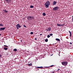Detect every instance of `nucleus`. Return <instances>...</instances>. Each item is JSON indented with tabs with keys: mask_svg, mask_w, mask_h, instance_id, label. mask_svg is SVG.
<instances>
[{
	"mask_svg": "<svg viewBox=\"0 0 73 73\" xmlns=\"http://www.w3.org/2000/svg\"><path fill=\"white\" fill-rule=\"evenodd\" d=\"M50 1H47L44 4V5L45 6V7H46V8H48L49 6L50 5Z\"/></svg>",
	"mask_w": 73,
	"mask_h": 73,
	"instance_id": "1",
	"label": "nucleus"
},
{
	"mask_svg": "<svg viewBox=\"0 0 73 73\" xmlns=\"http://www.w3.org/2000/svg\"><path fill=\"white\" fill-rule=\"evenodd\" d=\"M27 19L28 21H31V20L35 19V17L33 16H29L27 17Z\"/></svg>",
	"mask_w": 73,
	"mask_h": 73,
	"instance_id": "2",
	"label": "nucleus"
},
{
	"mask_svg": "<svg viewBox=\"0 0 73 73\" xmlns=\"http://www.w3.org/2000/svg\"><path fill=\"white\" fill-rule=\"evenodd\" d=\"M60 8L58 7H56L53 8V11H58Z\"/></svg>",
	"mask_w": 73,
	"mask_h": 73,
	"instance_id": "3",
	"label": "nucleus"
},
{
	"mask_svg": "<svg viewBox=\"0 0 73 73\" xmlns=\"http://www.w3.org/2000/svg\"><path fill=\"white\" fill-rule=\"evenodd\" d=\"M62 64L64 66H66L68 65V62H62Z\"/></svg>",
	"mask_w": 73,
	"mask_h": 73,
	"instance_id": "4",
	"label": "nucleus"
},
{
	"mask_svg": "<svg viewBox=\"0 0 73 73\" xmlns=\"http://www.w3.org/2000/svg\"><path fill=\"white\" fill-rule=\"evenodd\" d=\"M12 1V0H5L6 3H8V4H10V3H11Z\"/></svg>",
	"mask_w": 73,
	"mask_h": 73,
	"instance_id": "5",
	"label": "nucleus"
},
{
	"mask_svg": "<svg viewBox=\"0 0 73 73\" xmlns=\"http://www.w3.org/2000/svg\"><path fill=\"white\" fill-rule=\"evenodd\" d=\"M16 27L17 29H19V28H20L21 27V25L19 24L17 25Z\"/></svg>",
	"mask_w": 73,
	"mask_h": 73,
	"instance_id": "6",
	"label": "nucleus"
},
{
	"mask_svg": "<svg viewBox=\"0 0 73 73\" xmlns=\"http://www.w3.org/2000/svg\"><path fill=\"white\" fill-rule=\"evenodd\" d=\"M51 30V28L50 27H48L47 29H46L45 31L46 32H49Z\"/></svg>",
	"mask_w": 73,
	"mask_h": 73,
	"instance_id": "7",
	"label": "nucleus"
},
{
	"mask_svg": "<svg viewBox=\"0 0 73 73\" xmlns=\"http://www.w3.org/2000/svg\"><path fill=\"white\" fill-rule=\"evenodd\" d=\"M57 4V2L54 1H53V3H52V5H54Z\"/></svg>",
	"mask_w": 73,
	"mask_h": 73,
	"instance_id": "8",
	"label": "nucleus"
},
{
	"mask_svg": "<svg viewBox=\"0 0 73 73\" xmlns=\"http://www.w3.org/2000/svg\"><path fill=\"white\" fill-rule=\"evenodd\" d=\"M5 28H6V27L1 28H0V31H3V30H5Z\"/></svg>",
	"mask_w": 73,
	"mask_h": 73,
	"instance_id": "9",
	"label": "nucleus"
},
{
	"mask_svg": "<svg viewBox=\"0 0 73 73\" xmlns=\"http://www.w3.org/2000/svg\"><path fill=\"white\" fill-rule=\"evenodd\" d=\"M65 25V24H63L62 25H60V24H57V26H58V27H61V26H64Z\"/></svg>",
	"mask_w": 73,
	"mask_h": 73,
	"instance_id": "10",
	"label": "nucleus"
},
{
	"mask_svg": "<svg viewBox=\"0 0 73 73\" xmlns=\"http://www.w3.org/2000/svg\"><path fill=\"white\" fill-rule=\"evenodd\" d=\"M37 68H38V69H41V68H43V67L42 66H40V67H36L35 68L36 69H37Z\"/></svg>",
	"mask_w": 73,
	"mask_h": 73,
	"instance_id": "11",
	"label": "nucleus"
},
{
	"mask_svg": "<svg viewBox=\"0 0 73 73\" xmlns=\"http://www.w3.org/2000/svg\"><path fill=\"white\" fill-rule=\"evenodd\" d=\"M3 11H4V12H5V13H8V11H7V10H6L5 9L3 10Z\"/></svg>",
	"mask_w": 73,
	"mask_h": 73,
	"instance_id": "12",
	"label": "nucleus"
},
{
	"mask_svg": "<svg viewBox=\"0 0 73 73\" xmlns=\"http://www.w3.org/2000/svg\"><path fill=\"white\" fill-rule=\"evenodd\" d=\"M3 49L4 50H8V48L5 47H4Z\"/></svg>",
	"mask_w": 73,
	"mask_h": 73,
	"instance_id": "13",
	"label": "nucleus"
},
{
	"mask_svg": "<svg viewBox=\"0 0 73 73\" xmlns=\"http://www.w3.org/2000/svg\"><path fill=\"white\" fill-rule=\"evenodd\" d=\"M28 66H32V64L30 63V64H28Z\"/></svg>",
	"mask_w": 73,
	"mask_h": 73,
	"instance_id": "14",
	"label": "nucleus"
},
{
	"mask_svg": "<svg viewBox=\"0 0 73 73\" xmlns=\"http://www.w3.org/2000/svg\"><path fill=\"white\" fill-rule=\"evenodd\" d=\"M56 41H60V39L57 38H56Z\"/></svg>",
	"mask_w": 73,
	"mask_h": 73,
	"instance_id": "15",
	"label": "nucleus"
},
{
	"mask_svg": "<svg viewBox=\"0 0 73 73\" xmlns=\"http://www.w3.org/2000/svg\"><path fill=\"white\" fill-rule=\"evenodd\" d=\"M45 42H48V39H46L45 40Z\"/></svg>",
	"mask_w": 73,
	"mask_h": 73,
	"instance_id": "16",
	"label": "nucleus"
},
{
	"mask_svg": "<svg viewBox=\"0 0 73 73\" xmlns=\"http://www.w3.org/2000/svg\"><path fill=\"white\" fill-rule=\"evenodd\" d=\"M42 15H43V16H45L46 15V14H45L44 13H43Z\"/></svg>",
	"mask_w": 73,
	"mask_h": 73,
	"instance_id": "17",
	"label": "nucleus"
},
{
	"mask_svg": "<svg viewBox=\"0 0 73 73\" xmlns=\"http://www.w3.org/2000/svg\"><path fill=\"white\" fill-rule=\"evenodd\" d=\"M13 51H14V52H16V51H17V49H16V48H15L14 49Z\"/></svg>",
	"mask_w": 73,
	"mask_h": 73,
	"instance_id": "18",
	"label": "nucleus"
},
{
	"mask_svg": "<svg viewBox=\"0 0 73 73\" xmlns=\"http://www.w3.org/2000/svg\"><path fill=\"white\" fill-rule=\"evenodd\" d=\"M33 7H34V6H33V5L30 6L31 8H33Z\"/></svg>",
	"mask_w": 73,
	"mask_h": 73,
	"instance_id": "19",
	"label": "nucleus"
},
{
	"mask_svg": "<svg viewBox=\"0 0 73 73\" xmlns=\"http://www.w3.org/2000/svg\"><path fill=\"white\" fill-rule=\"evenodd\" d=\"M3 26V25L2 24L0 23V27H2Z\"/></svg>",
	"mask_w": 73,
	"mask_h": 73,
	"instance_id": "20",
	"label": "nucleus"
},
{
	"mask_svg": "<svg viewBox=\"0 0 73 73\" xmlns=\"http://www.w3.org/2000/svg\"><path fill=\"white\" fill-rule=\"evenodd\" d=\"M4 46L5 47H7V48L8 47V46H7L6 45H4Z\"/></svg>",
	"mask_w": 73,
	"mask_h": 73,
	"instance_id": "21",
	"label": "nucleus"
},
{
	"mask_svg": "<svg viewBox=\"0 0 73 73\" xmlns=\"http://www.w3.org/2000/svg\"><path fill=\"white\" fill-rule=\"evenodd\" d=\"M49 35L50 36H53V34L52 33L50 34Z\"/></svg>",
	"mask_w": 73,
	"mask_h": 73,
	"instance_id": "22",
	"label": "nucleus"
},
{
	"mask_svg": "<svg viewBox=\"0 0 73 73\" xmlns=\"http://www.w3.org/2000/svg\"><path fill=\"white\" fill-rule=\"evenodd\" d=\"M31 35H33V32H31L30 33Z\"/></svg>",
	"mask_w": 73,
	"mask_h": 73,
	"instance_id": "23",
	"label": "nucleus"
},
{
	"mask_svg": "<svg viewBox=\"0 0 73 73\" xmlns=\"http://www.w3.org/2000/svg\"><path fill=\"white\" fill-rule=\"evenodd\" d=\"M54 65H51L50 66V67H53V66H54Z\"/></svg>",
	"mask_w": 73,
	"mask_h": 73,
	"instance_id": "24",
	"label": "nucleus"
},
{
	"mask_svg": "<svg viewBox=\"0 0 73 73\" xmlns=\"http://www.w3.org/2000/svg\"><path fill=\"white\" fill-rule=\"evenodd\" d=\"M23 27H25V28H27V26H26L25 25H24Z\"/></svg>",
	"mask_w": 73,
	"mask_h": 73,
	"instance_id": "25",
	"label": "nucleus"
},
{
	"mask_svg": "<svg viewBox=\"0 0 73 73\" xmlns=\"http://www.w3.org/2000/svg\"><path fill=\"white\" fill-rule=\"evenodd\" d=\"M69 33H70V34H71L72 33H71V32L70 31H68Z\"/></svg>",
	"mask_w": 73,
	"mask_h": 73,
	"instance_id": "26",
	"label": "nucleus"
},
{
	"mask_svg": "<svg viewBox=\"0 0 73 73\" xmlns=\"http://www.w3.org/2000/svg\"><path fill=\"white\" fill-rule=\"evenodd\" d=\"M70 37H71V36H72V33L70 34Z\"/></svg>",
	"mask_w": 73,
	"mask_h": 73,
	"instance_id": "27",
	"label": "nucleus"
},
{
	"mask_svg": "<svg viewBox=\"0 0 73 73\" xmlns=\"http://www.w3.org/2000/svg\"><path fill=\"white\" fill-rule=\"evenodd\" d=\"M47 37H50V36L49 35H48L47 36Z\"/></svg>",
	"mask_w": 73,
	"mask_h": 73,
	"instance_id": "28",
	"label": "nucleus"
},
{
	"mask_svg": "<svg viewBox=\"0 0 73 73\" xmlns=\"http://www.w3.org/2000/svg\"><path fill=\"white\" fill-rule=\"evenodd\" d=\"M70 44H71V45H72V42H70Z\"/></svg>",
	"mask_w": 73,
	"mask_h": 73,
	"instance_id": "29",
	"label": "nucleus"
},
{
	"mask_svg": "<svg viewBox=\"0 0 73 73\" xmlns=\"http://www.w3.org/2000/svg\"><path fill=\"white\" fill-rule=\"evenodd\" d=\"M1 54H0V58H1Z\"/></svg>",
	"mask_w": 73,
	"mask_h": 73,
	"instance_id": "30",
	"label": "nucleus"
},
{
	"mask_svg": "<svg viewBox=\"0 0 73 73\" xmlns=\"http://www.w3.org/2000/svg\"><path fill=\"white\" fill-rule=\"evenodd\" d=\"M60 70V69H58V70H57L56 71H57V72H58V70Z\"/></svg>",
	"mask_w": 73,
	"mask_h": 73,
	"instance_id": "31",
	"label": "nucleus"
},
{
	"mask_svg": "<svg viewBox=\"0 0 73 73\" xmlns=\"http://www.w3.org/2000/svg\"><path fill=\"white\" fill-rule=\"evenodd\" d=\"M35 40H37V38H35Z\"/></svg>",
	"mask_w": 73,
	"mask_h": 73,
	"instance_id": "32",
	"label": "nucleus"
},
{
	"mask_svg": "<svg viewBox=\"0 0 73 73\" xmlns=\"http://www.w3.org/2000/svg\"><path fill=\"white\" fill-rule=\"evenodd\" d=\"M42 35V34H40V36H41V35Z\"/></svg>",
	"mask_w": 73,
	"mask_h": 73,
	"instance_id": "33",
	"label": "nucleus"
},
{
	"mask_svg": "<svg viewBox=\"0 0 73 73\" xmlns=\"http://www.w3.org/2000/svg\"><path fill=\"white\" fill-rule=\"evenodd\" d=\"M21 42H23V40H21Z\"/></svg>",
	"mask_w": 73,
	"mask_h": 73,
	"instance_id": "34",
	"label": "nucleus"
},
{
	"mask_svg": "<svg viewBox=\"0 0 73 73\" xmlns=\"http://www.w3.org/2000/svg\"><path fill=\"white\" fill-rule=\"evenodd\" d=\"M52 73H54V72H52Z\"/></svg>",
	"mask_w": 73,
	"mask_h": 73,
	"instance_id": "35",
	"label": "nucleus"
},
{
	"mask_svg": "<svg viewBox=\"0 0 73 73\" xmlns=\"http://www.w3.org/2000/svg\"><path fill=\"white\" fill-rule=\"evenodd\" d=\"M48 38H49V37H47Z\"/></svg>",
	"mask_w": 73,
	"mask_h": 73,
	"instance_id": "36",
	"label": "nucleus"
},
{
	"mask_svg": "<svg viewBox=\"0 0 73 73\" xmlns=\"http://www.w3.org/2000/svg\"><path fill=\"white\" fill-rule=\"evenodd\" d=\"M1 34H0V36H1Z\"/></svg>",
	"mask_w": 73,
	"mask_h": 73,
	"instance_id": "37",
	"label": "nucleus"
},
{
	"mask_svg": "<svg viewBox=\"0 0 73 73\" xmlns=\"http://www.w3.org/2000/svg\"><path fill=\"white\" fill-rule=\"evenodd\" d=\"M28 63H29V62Z\"/></svg>",
	"mask_w": 73,
	"mask_h": 73,
	"instance_id": "38",
	"label": "nucleus"
},
{
	"mask_svg": "<svg viewBox=\"0 0 73 73\" xmlns=\"http://www.w3.org/2000/svg\"><path fill=\"white\" fill-rule=\"evenodd\" d=\"M4 3H5V1H4Z\"/></svg>",
	"mask_w": 73,
	"mask_h": 73,
	"instance_id": "39",
	"label": "nucleus"
}]
</instances>
